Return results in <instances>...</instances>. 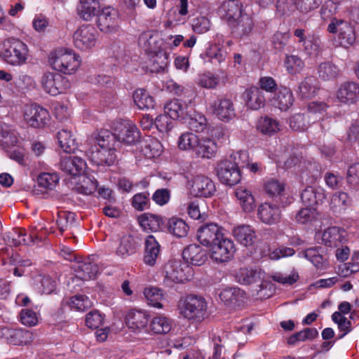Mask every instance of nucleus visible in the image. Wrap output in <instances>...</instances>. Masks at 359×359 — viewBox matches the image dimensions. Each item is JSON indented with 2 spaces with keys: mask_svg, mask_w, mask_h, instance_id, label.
I'll return each mask as SVG.
<instances>
[{
  "mask_svg": "<svg viewBox=\"0 0 359 359\" xmlns=\"http://www.w3.org/2000/svg\"><path fill=\"white\" fill-rule=\"evenodd\" d=\"M86 155L97 165L110 166L116 161V144L112 133L102 130L93 134L88 140Z\"/></svg>",
  "mask_w": 359,
  "mask_h": 359,
  "instance_id": "f257e3e1",
  "label": "nucleus"
},
{
  "mask_svg": "<svg viewBox=\"0 0 359 359\" xmlns=\"http://www.w3.org/2000/svg\"><path fill=\"white\" fill-rule=\"evenodd\" d=\"M48 61L53 69L65 74L74 73L80 66L79 56L72 50L64 48L52 51Z\"/></svg>",
  "mask_w": 359,
  "mask_h": 359,
  "instance_id": "f03ea898",
  "label": "nucleus"
},
{
  "mask_svg": "<svg viewBox=\"0 0 359 359\" xmlns=\"http://www.w3.org/2000/svg\"><path fill=\"white\" fill-rule=\"evenodd\" d=\"M163 284L172 287L175 284L182 283L192 276V269L187 264L178 259H170L163 268Z\"/></svg>",
  "mask_w": 359,
  "mask_h": 359,
  "instance_id": "7ed1b4c3",
  "label": "nucleus"
},
{
  "mask_svg": "<svg viewBox=\"0 0 359 359\" xmlns=\"http://www.w3.org/2000/svg\"><path fill=\"white\" fill-rule=\"evenodd\" d=\"M181 313L186 318L201 321L207 316V303L200 296L190 295L181 300Z\"/></svg>",
  "mask_w": 359,
  "mask_h": 359,
  "instance_id": "20e7f679",
  "label": "nucleus"
},
{
  "mask_svg": "<svg viewBox=\"0 0 359 359\" xmlns=\"http://www.w3.org/2000/svg\"><path fill=\"white\" fill-rule=\"evenodd\" d=\"M327 32L337 34L339 45L345 48L352 46L356 40L354 27L346 20L333 18L327 26Z\"/></svg>",
  "mask_w": 359,
  "mask_h": 359,
  "instance_id": "39448f33",
  "label": "nucleus"
},
{
  "mask_svg": "<svg viewBox=\"0 0 359 359\" xmlns=\"http://www.w3.org/2000/svg\"><path fill=\"white\" fill-rule=\"evenodd\" d=\"M112 135L116 144L118 141L127 145H134L139 142L141 138L137 127L128 120L116 122Z\"/></svg>",
  "mask_w": 359,
  "mask_h": 359,
  "instance_id": "423d86ee",
  "label": "nucleus"
},
{
  "mask_svg": "<svg viewBox=\"0 0 359 359\" xmlns=\"http://www.w3.org/2000/svg\"><path fill=\"white\" fill-rule=\"evenodd\" d=\"M41 83L44 90L53 96L62 93L70 87L67 79L56 72L44 73Z\"/></svg>",
  "mask_w": 359,
  "mask_h": 359,
  "instance_id": "0eeeda50",
  "label": "nucleus"
},
{
  "mask_svg": "<svg viewBox=\"0 0 359 359\" xmlns=\"http://www.w3.org/2000/svg\"><path fill=\"white\" fill-rule=\"evenodd\" d=\"M294 36L297 39V43L300 44L303 50L309 55H318L323 47L320 36L309 34L306 29L297 28L293 32Z\"/></svg>",
  "mask_w": 359,
  "mask_h": 359,
  "instance_id": "6e6552de",
  "label": "nucleus"
},
{
  "mask_svg": "<svg viewBox=\"0 0 359 359\" xmlns=\"http://www.w3.org/2000/svg\"><path fill=\"white\" fill-rule=\"evenodd\" d=\"M216 170L217 175L222 184L233 186L241 181V170L238 169L236 163L230 160H223L218 162Z\"/></svg>",
  "mask_w": 359,
  "mask_h": 359,
  "instance_id": "1a4fd4ad",
  "label": "nucleus"
},
{
  "mask_svg": "<svg viewBox=\"0 0 359 359\" xmlns=\"http://www.w3.org/2000/svg\"><path fill=\"white\" fill-rule=\"evenodd\" d=\"M28 49L25 43L13 39L2 53L5 61L12 65H21L26 62Z\"/></svg>",
  "mask_w": 359,
  "mask_h": 359,
  "instance_id": "9d476101",
  "label": "nucleus"
},
{
  "mask_svg": "<svg viewBox=\"0 0 359 359\" xmlns=\"http://www.w3.org/2000/svg\"><path fill=\"white\" fill-rule=\"evenodd\" d=\"M210 257L217 263L228 262L233 255L235 247L233 242L227 238L221 237L211 248Z\"/></svg>",
  "mask_w": 359,
  "mask_h": 359,
  "instance_id": "9b49d317",
  "label": "nucleus"
},
{
  "mask_svg": "<svg viewBox=\"0 0 359 359\" xmlns=\"http://www.w3.org/2000/svg\"><path fill=\"white\" fill-rule=\"evenodd\" d=\"M48 118V110L36 104L27 105L25 107L24 119L31 127L36 128L43 127Z\"/></svg>",
  "mask_w": 359,
  "mask_h": 359,
  "instance_id": "f8f14e48",
  "label": "nucleus"
},
{
  "mask_svg": "<svg viewBox=\"0 0 359 359\" xmlns=\"http://www.w3.org/2000/svg\"><path fill=\"white\" fill-rule=\"evenodd\" d=\"M97 32L91 25H83L73 35L74 46L81 50L92 48L96 42Z\"/></svg>",
  "mask_w": 359,
  "mask_h": 359,
  "instance_id": "ddd939ff",
  "label": "nucleus"
},
{
  "mask_svg": "<svg viewBox=\"0 0 359 359\" xmlns=\"http://www.w3.org/2000/svg\"><path fill=\"white\" fill-rule=\"evenodd\" d=\"M190 191L198 197H210L216 191L215 183L207 176L196 175L193 177Z\"/></svg>",
  "mask_w": 359,
  "mask_h": 359,
  "instance_id": "4468645a",
  "label": "nucleus"
},
{
  "mask_svg": "<svg viewBox=\"0 0 359 359\" xmlns=\"http://www.w3.org/2000/svg\"><path fill=\"white\" fill-rule=\"evenodd\" d=\"M223 236L222 229L214 223L203 224L197 231V239L200 243L210 248Z\"/></svg>",
  "mask_w": 359,
  "mask_h": 359,
  "instance_id": "2eb2a0df",
  "label": "nucleus"
},
{
  "mask_svg": "<svg viewBox=\"0 0 359 359\" xmlns=\"http://www.w3.org/2000/svg\"><path fill=\"white\" fill-rule=\"evenodd\" d=\"M119 15L117 10L108 6L97 14V24L102 32H109L115 30L118 26Z\"/></svg>",
  "mask_w": 359,
  "mask_h": 359,
  "instance_id": "dca6fc26",
  "label": "nucleus"
},
{
  "mask_svg": "<svg viewBox=\"0 0 359 359\" xmlns=\"http://www.w3.org/2000/svg\"><path fill=\"white\" fill-rule=\"evenodd\" d=\"M0 336L8 344L17 346L26 344L32 339V334L28 330L8 327L2 328L0 330Z\"/></svg>",
  "mask_w": 359,
  "mask_h": 359,
  "instance_id": "f3484780",
  "label": "nucleus"
},
{
  "mask_svg": "<svg viewBox=\"0 0 359 359\" xmlns=\"http://www.w3.org/2000/svg\"><path fill=\"white\" fill-rule=\"evenodd\" d=\"M184 264L202 266L207 261V252L199 245L191 244L186 247L182 252Z\"/></svg>",
  "mask_w": 359,
  "mask_h": 359,
  "instance_id": "a211bd4d",
  "label": "nucleus"
},
{
  "mask_svg": "<svg viewBox=\"0 0 359 359\" xmlns=\"http://www.w3.org/2000/svg\"><path fill=\"white\" fill-rule=\"evenodd\" d=\"M338 100L343 103L351 104L359 100V84L355 81H346L337 90Z\"/></svg>",
  "mask_w": 359,
  "mask_h": 359,
  "instance_id": "6ab92c4d",
  "label": "nucleus"
},
{
  "mask_svg": "<svg viewBox=\"0 0 359 359\" xmlns=\"http://www.w3.org/2000/svg\"><path fill=\"white\" fill-rule=\"evenodd\" d=\"M257 215L263 223L271 225L280 221L281 211L278 205L270 203H264L259 206Z\"/></svg>",
  "mask_w": 359,
  "mask_h": 359,
  "instance_id": "aec40b11",
  "label": "nucleus"
},
{
  "mask_svg": "<svg viewBox=\"0 0 359 359\" xmlns=\"http://www.w3.org/2000/svg\"><path fill=\"white\" fill-rule=\"evenodd\" d=\"M86 163L83 159L78 156H65L61 157L60 168L68 175L76 176L85 169Z\"/></svg>",
  "mask_w": 359,
  "mask_h": 359,
  "instance_id": "412c9836",
  "label": "nucleus"
},
{
  "mask_svg": "<svg viewBox=\"0 0 359 359\" xmlns=\"http://www.w3.org/2000/svg\"><path fill=\"white\" fill-rule=\"evenodd\" d=\"M346 241V232L337 226L329 227L322 234L323 243L330 248H337Z\"/></svg>",
  "mask_w": 359,
  "mask_h": 359,
  "instance_id": "4be33fe9",
  "label": "nucleus"
},
{
  "mask_svg": "<svg viewBox=\"0 0 359 359\" xmlns=\"http://www.w3.org/2000/svg\"><path fill=\"white\" fill-rule=\"evenodd\" d=\"M231 32L236 37L248 35L252 29L253 21L250 15L243 13L230 22Z\"/></svg>",
  "mask_w": 359,
  "mask_h": 359,
  "instance_id": "5701e85b",
  "label": "nucleus"
},
{
  "mask_svg": "<svg viewBox=\"0 0 359 359\" xmlns=\"http://www.w3.org/2000/svg\"><path fill=\"white\" fill-rule=\"evenodd\" d=\"M161 246L155 237L148 236L144 241V262L149 266H154L160 257Z\"/></svg>",
  "mask_w": 359,
  "mask_h": 359,
  "instance_id": "b1692460",
  "label": "nucleus"
},
{
  "mask_svg": "<svg viewBox=\"0 0 359 359\" xmlns=\"http://www.w3.org/2000/svg\"><path fill=\"white\" fill-rule=\"evenodd\" d=\"M141 239L133 235L123 236L116 249V255L121 257H126L135 254L140 246Z\"/></svg>",
  "mask_w": 359,
  "mask_h": 359,
  "instance_id": "393cba45",
  "label": "nucleus"
},
{
  "mask_svg": "<svg viewBox=\"0 0 359 359\" xmlns=\"http://www.w3.org/2000/svg\"><path fill=\"white\" fill-rule=\"evenodd\" d=\"M138 43L148 53L156 54L163 52L161 47L163 42L159 36L152 34L151 32L142 33L139 37Z\"/></svg>",
  "mask_w": 359,
  "mask_h": 359,
  "instance_id": "a878e982",
  "label": "nucleus"
},
{
  "mask_svg": "<svg viewBox=\"0 0 359 359\" xmlns=\"http://www.w3.org/2000/svg\"><path fill=\"white\" fill-rule=\"evenodd\" d=\"M211 107L213 113L222 121H228L235 116L233 102L230 99H218Z\"/></svg>",
  "mask_w": 359,
  "mask_h": 359,
  "instance_id": "bb28decb",
  "label": "nucleus"
},
{
  "mask_svg": "<svg viewBox=\"0 0 359 359\" xmlns=\"http://www.w3.org/2000/svg\"><path fill=\"white\" fill-rule=\"evenodd\" d=\"M149 321L148 314L142 311L131 310L126 316V323L133 332H140L144 329Z\"/></svg>",
  "mask_w": 359,
  "mask_h": 359,
  "instance_id": "cd10ccee",
  "label": "nucleus"
},
{
  "mask_svg": "<svg viewBox=\"0 0 359 359\" xmlns=\"http://www.w3.org/2000/svg\"><path fill=\"white\" fill-rule=\"evenodd\" d=\"M6 241L10 245L15 247L20 245H29L30 243H36L38 241H41V238H39L38 236L34 234H29L26 238L25 231L20 229H13L12 231L8 232L6 235Z\"/></svg>",
  "mask_w": 359,
  "mask_h": 359,
  "instance_id": "c85d7f7f",
  "label": "nucleus"
},
{
  "mask_svg": "<svg viewBox=\"0 0 359 359\" xmlns=\"http://www.w3.org/2000/svg\"><path fill=\"white\" fill-rule=\"evenodd\" d=\"M219 297L226 306H239L244 304L245 293L238 287H228L221 292Z\"/></svg>",
  "mask_w": 359,
  "mask_h": 359,
  "instance_id": "c756f323",
  "label": "nucleus"
},
{
  "mask_svg": "<svg viewBox=\"0 0 359 359\" xmlns=\"http://www.w3.org/2000/svg\"><path fill=\"white\" fill-rule=\"evenodd\" d=\"M271 103L281 111L289 109L294 102L292 91L286 87H280L271 99Z\"/></svg>",
  "mask_w": 359,
  "mask_h": 359,
  "instance_id": "7c9ffc66",
  "label": "nucleus"
},
{
  "mask_svg": "<svg viewBox=\"0 0 359 359\" xmlns=\"http://www.w3.org/2000/svg\"><path fill=\"white\" fill-rule=\"evenodd\" d=\"M299 256L311 262L318 269H323L328 265L327 259L323 255V250L320 247L308 248L299 252Z\"/></svg>",
  "mask_w": 359,
  "mask_h": 359,
  "instance_id": "2f4dec72",
  "label": "nucleus"
},
{
  "mask_svg": "<svg viewBox=\"0 0 359 359\" xmlns=\"http://www.w3.org/2000/svg\"><path fill=\"white\" fill-rule=\"evenodd\" d=\"M233 235L238 242L244 246L252 245L257 238L255 229L251 226L245 224L234 227Z\"/></svg>",
  "mask_w": 359,
  "mask_h": 359,
  "instance_id": "473e14b6",
  "label": "nucleus"
},
{
  "mask_svg": "<svg viewBox=\"0 0 359 359\" xmlns=\"http://www.w3.org/2000/svg\"><path fill=\"white\" fill-rule=\"evenodd\" d=\"M164 112L171 119L184 120L189 113L188 107L178 100H173L166 103L164 107Z\"/></svg>",
  "mask_w": 359,
  "mask_h": 359,
  "instance_id": "72a5a7b5",
  "label": "nucleus"
},
{
  "mask_svg": "<svg viewBox=\"0 0 359 359\" xmlns=\"http://www.w3.org/2000/svg\"><path fill=\"white\" fill-rule=\"evenodd\" d=\"M246 105L252 110H257L264 106L265 98L262 91L257 87L246 89L243 93Z\"/></svg>",
  "mask_w": 359,
  "mask_h": 359,
  "instance_id": "f704fd0d",
  "label": "nucleus"
},
{
  "mask_svg": "<svg viewBox=\"0 0 359 359\" xmlns=\"http://www.w3.org/2000/svg\"><path fill=\"white\" fill-rule=\"evenodd\" d=\"M217 149V143L213 140L202 138L199 140L194 153L199 158L210 159L215 156Z\"/></svg>",
  "mask_w": 359,
  "mask_h": 359,
  "instance_id": "c9c22d12",
  "label": "nucleus"
},
{
  "mask_svg": "<svg viewBox=\"0 0 359 359\" xmlns=\"http://www.w3.org/2000/svg\"><path fill=\"white\" fill-rule=\"evenodd\" d=\"M100 5L99 0H80L77 7L79 15L86 21L90 20L98 14Z\"/></svg>",
  "mask_w": 359,
  "mask_h": 359,
  "instance_id": "e433bc0d",
  "label": "nucleus"
},
{
  "mask_svg": "<svg viewBox=\"0 0 359 359\" xmlns=\"http://www.w3.org/2000/svg\"><path fill=\"white\" fill-rule=\"evenodd\" d=\"M76 271L79 278L83 280H88L94 278L97 276L99 271V267L97 264L93 262L90 258H86L78 262Z\"/></svg>",
  "mask_w": 359,
  "mask_h": 359,
  "instance_id": "4c0bfd02",
  "label": "nucleus"
},
{
  "mask_svg": "<svg viewBox=\"0 0 359 359\" xmlns=\"http://www.w3.org/2000/svg\"><path fill=\"white\" fill-rule=\"evenodd\" d=\"M242 4L229 0L224 1L219 8V13L222 18H226L229 22L243 13Z\"/></svg>",
  "mask_w": 359,
  "mask_h": 359,
  "instance_id": "58836bf2",
  "label": "nucleus"
},
{
  "mask_svg": "<svg viewBox=\"0 0 359 359\" xmlns=\"http://www.w3.org/2000/svg\"><path fill=\"white\" fill-rule=\"evenodd\" d=\"M139 222L144 229H149L152 231H158L164 225L165 220L159 215L144 213L139 217Z\"/></svg>",
  "mask_w": 359,
  "mask_h": 359,
  "instance_id": "ea45409f",
  "label": "nucleus"
},
{
  "mask_svg": "<svg viewBox=\"0 0 359 359\" xmlns=\"http://www.w3.org/2000/svg\"><path fill=\"white\" fill-rule=\"evenodd\" d=\"M235 196L245 212H250L254 210L256 207L255 200L250 191L240 187L235 191Z\"/></svg>",
  "mask_w": 359,
  "mask_h": 359,
  "instance_id": "a19ab883",
  "label": "nucleus"
},
{
  "mask_svg": "<svg viewBox=\"0 0 359 359\" xmlns=\"http://www.w3.org/2000/svg\"><path fill=\"white\" fill-rule=\"evenodd\" d=\"M318 89L317 79L314 76H308L299 83L298 93L302 98H311Z\"/></svg>",
  "mask_w": 359,
  "mask_h": 359,
  "instance_id": "79ce46f5",
  "label": "nucleus"
},
{
  "mask_svg": "<svg viewBox=\"0 0 359 359\" xmlns=\"http://www.w3.org/2000/svg\"><path fill=\"white\" fill-rule=\"evenodd\" d=\"M57 139L60 147L65 153L74 152L76 149L75 139L70 130L67 129H62L57 133Z\"/></svg>",
  "mask_w": 359,
  "mask_h": 359,
  "instance_id": "37998d69",
  "label": "nucleus"
},
{
  "mask_svg": "<svg viewBox=\"0 0 359 359\" xmlns=\"http://www.w3.org/2000/svg\"><path fill=\"white\" fill-rule=\"evenodd\" d=\"M318 336V332L316 328L306 327L290 336L287 338V343L290 346H295L299 342L313 340Z\"/></svg>",
  "mask_w": 359,
  "mask_h": 359,
  "instance_id": "c03bdc74",
  "label": "nucleus"
},
{
  "mask_svg": "<svg viewBox=\"0 0 359 359\" xmlns=\"http://www.w3.org/2000/svg\"><path fill=\"white\" fill-rule=\"evenodd\" d=\"M168 228L170 233L177 238H184L189 231L188 224L180 218L172 217L168 222Z\"/></svg>",
  "mask_w": 359,
  "mask_h": 359,
  "instance_id": "a18cd8bd",
  "label": "nucleus"
},
{
  "mask_svg": "<svg viewBox=\"0 0 359 359\" xmlns=\"http://www.w3.org/2000/svg\"><path fill=\"white\" fill-rule=\"evenodd\" d=\"M279 121L269 116L262 117L257 125L258 130L263 134L272 135L280 130Z\"/></svg>",
  "mask_w": 359,
  "mask_h": 359,
  "instance_id": "49530a36",
  "label": "nucleus"
},
{
  "mask_svg": "<svg viewBox=\"0 0 359 359\" xmlns=\"http://www.w3.org/2000/svg\"><path fill=\"white\" fill-rule=\"evenodd\" d=\"M141 151L143 154L149 158L160 156L162 151L161 142L151 137L144 140L141 145Z\"/></svg>",
  "mask_w": 359,
  "mask_h": 359,
  "instance_id": "de8ad7c7",
  "label": "nucleus"
},
{
  "mask_svg": "<svg viewBox=\"0 0 359 359\" xmlns=\"http://www.w3.org/2000/svg\"><path fill=\"white\" fill-rule=\"evenodd\" d=\"M151 330L157 334H165L172 329V320L165 316L154 317L150 323Z\"/></svg>",
  "mask_w": 359,
  "mask_h": 359,
  "instance_id": "09e8293b",
  "label": "nucleus"
},
{
  "mask_svg": "<svg viewBox=\"0 0 359 359\" xmlns=\"http://www.w3.org/2000/svg\"><path fill=\"white\" fill-rule=\"evenodd\" d=\"M190 130L197 133H202L207 127V119L203 114L194 113L193 115L187 114V117L184 120Z\"/></svg>",
  "mask_w": 359,
  "mask_h": 359,
  "instance_id": "8fccbe9b",
  "label": "nucleus"
},
{
  "mask_svg": "<svg viewBox=\"0 0 359 359\" xmlns=\"http://www.w3.org/2000/svg\"><path fill=\"white\" fill-rule=\"evenodd\" d=\"M133 100L140 109H153L155 101L152 96L144 89H137L133 93Z\"/></svg>",
  "mask_w": 359,
  "mask_h": 359,
  "instance_id": "3c124183",
  "label": "nucleus"
},
{
  "mask_svg": "<svg viewBox=\"0 0 359 359\" xmlns=\"http://www.w3.org/2000/svg\"><path fill=\"white\" fill-rule=\"evenodd\" d=\"M325 198L323 192L318 191L313 187H306L301 194L303 203L307 207H311L321 201Z\"/></svg>",
  "mask_w": 359,
  "mask_h": 359,
  "instance_id": "603ef678",
  "label": "nucleus"
},
{
  "mask_svg": "<svg viewBox=\"0 0 359 359\" xmlns=\"http://www.w3.org/2000/svg\"><path fill=\"white\" fill-rule=\"evenodd\" d=\"M284 65L287 72L290 74L300 73L304 68V62L302 58L295 55H286Z\"/></svg>",
  "mask_w": 359,
  "mask_h": 359,
  "instance_id": "864d4df0",
  "label": "nucleus"
},
{
  "mask_svg": "<svg viewBox=\"0 0 359 359\" xmlns=\"http://www.w3.org/2000/svg\"><path fill=\"white\" fill-rule=\"evenodd\" d=\"M144 295L148 304L156 308H162L161 301L163 299V293L161 289L158 287H147L144 290Z\"/></svg>",
  "mask_w": 359,
  "mask_h": 359,
  "instance_id": "5fc2aeb1",
  "label": "nucleus"
},
{
  "mask_svg": "<svg viewBox=\"0 0 359 359\" xmlns=\"http://www.w3.org/2000/svg\"><path fill=\"white\" fill-rule=\"evenodd\" d=\"M200 138L192 133H183L179 138L178 147L182 150L195 151Z\"/></svg>",
  "mask_w": 359,
  "mask_h": 359,
  "instance_id": "6e6d98bb",
  "label": "nucleus"
},
{
  "mask_svg": "<svg viewBox=\"0 0 359 359\" xmlns=\"http://www.w3.org/2000/svg\"><path fill=\"white\" fill-rule=\"evenodd\" d=\"M319 77L325 81H329L335 79L339 73V70L337 66L331 62H323L321 63L318 69Z\"/></svg>",
  "mask_w": 359,
  "mask_h": 359,
  "instance_id": "4d7b16f0",
  "label": "nucleus"
},
{
  "mask_svg": "<svg viewBox=\"0 0 359 359\" xmlns=\"http://www.w3.org/2000/svg\"><path fill=\"white\" fill-rule=\"evenodd\" d=\"M350 203L348 194L343 191L335 193L331 199V206L334 211L340 212L345 210Z\"/></svg>",
  "mask_w": 359,
  "mask_h": 359,
  "instance_id": "13d9d810",
  "label": "nucleus"
},
{
  "mask_svg": "<svg viewBox=\"0 0 359 359\" xmlns=\"http://www.w3.org/2000/svg\"><path fill=\"white\" fill-rule=\"evenodd\" d=\"M75 223V214L71 212L60 211L58 212L57 224L61 232L72 228Z\"/></svg>",
  "mask_w": 359,
  "mask_h": 359,
  "instance_id": "bf43d9fd",
  "label": "nucleus"
},
{
  "mask_svg": "<svg viewBox=\"0 0 359 359\" xmlns=\"http://www.w3.org/2000/svg\"><path fill=\"white\" fill-rule=\"evenodd\" d=\"M339 10L338 0H327L321 8L320 15L324 21L330 20L332 22L333 18H336L334 15Z\"/></svg>",
  "mask_w": 359,
  "mask_h": 359,
  "instance_id": "052dcab7",
  "label": "nucleus"
},
{
  "mask_svg": "<svg viewBox=\"0 0 359 359\" xmlns=\"http://www.w3.org/2000/svg\"><path fill=\"white\" fill-rule=\"evenodd\" d=\"M59 182V177L56 173L43 172L39 175L37 182L39 187L47 189H54Z\"/></svg>",
  "mask_w": 359,
  "mask_h": 359,
  "instance_id": "680f3d73",
  "label": "nucleus"
},
{
  "mask_svg": "<svg viewBox=\"0 0 359 359\" xmlns=\"http://www.w3.org/2000/svg\"><path fill=\"white\" fill-rule=\"evenodd\" d=\"M91 305V301L88 297L83 294L72 297L69 302V306L72 309L82 312L90 308Z\"/></svg>",
  "mask_w": 359,
  "mask_h": 359,
  "instance_id": "e2e57ef3",
  "label": "nucleus"
},
{
  "mask_svg": "<svg viewBox=\"0 0 359 359\" xmlns=\"http://www.w3.org/2000/svg\"><path fill=\"white\" fill-rule=\"evenodd\" d=\"M296 8L295 0H278L276 2V13L280 16H289Z\"/></svg>",
  "mask_w": 359,
  "mask_h": 359,
  "instance_id": "0e129e2a",
  "label": "nucleus"
},
{
  "mask_svg": "<svg viewBox=\"0 0 359 359\" xmlns=\"http://www.w3.org/2000/svg\"><path fill=\"white\" fill-rule=\"evenodd\" d=\"M236 278L241 284L250 285L255 283L259 276L256 271L241 269L237 273Z\"/></svg>",
  "mask_w": 359,
  "mask_h": 359,
  "instance_id": "69168bd1",
  "label": "nucleus"
},
{
  "mask_svg": "<svg viewBox=\"0 0 359 359\" xmlns=\"http://www.w3.org/2000/svg\"><path fill=\"white\" fill-rule=\"evenodd\" d=\"M149 194L148 192L137 194L132 198V205L138 211H143L149 208Z\"/></svg>",
  "mask_w": 359,
  "mask_h": 359,
  "instance_id": "338daca9",
  "label": "nucleus"
},
{
  "mask_svg": "<svg viewBox=\"0 0 359 359\" xmlns=\"http://www.w3.org/2000/svg\"><path fill=\"white\" fill-rule=\"evenodd\" d=\"M309 122L306 118V115L304 114H297L292 116L290 119V126L295 131H304L309 128Z\"/></svg>",
  "mask_w": 359,
  "mask_h": 359,
  "instance_id": "774afa93",
  "label": "nucleus"
}]
</instances>
